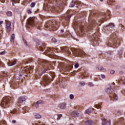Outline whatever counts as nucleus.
I'll list each match as a JSON object with an SVG mask.
<instances>
[{"instance_id": "338daca9", "label": "nucleus", "mask_w": 125, "mask_h": 125, "mask_svg": "<svg viewBox=\"0 0 125 125\" xmlns=\"http://www.w3.org/2000/svg\"><path fill=\"white\" fill-rule=\"evenodd\" d=\"M40 125H42V124H41V122L39 123Z\"/></svg>"}, {"instance_id": "f8f14e48", "label": "nucleus", "mask_w": 125, "mask_h": 125, "mask_svg": "<svg viewBox=\"0 0 125 125\" xmlns=\"http://www.w3.org/2000/svg\"><path fill=\"white\" fill-rule=\"evenodd\" d=\"M102 125H111V121H107V120H104L103 119H102Z\"/></svg>"}, {"instance_id": "c756f323", "label": "nucleus", "mask_w": 125, "mask_h": 125, "mask_svg": "<svg viewBox=\"0 0 125 125\" xmlns=\"http://www.w3.org/2000/svg\"><path fill=\"white\" fill-rule=\"evenodd\" d=\"M22 40L24 43V45H25L26 46H28V44H27V41H26V40L24 39V37H22Z\"/></svg>"}, {"instance_id": "49530a36", "label": "nucleus", "mask_w": 125, "mask_h": 125, "mask_svg": "<svg viewBox=\"0 0 125 125\" xmlns=\"http://www.w3.org/2000/svg\"><path fill=\"white\" fill-rule=\"evenodd\" d=\"M8 66H12V63L11 62H8Z\"/></svg>"}, {"instance_id": "4d7b16f0", "label": "nucleus", "mask_w": 125, "mask_h": 125, "mask_svg": "<svg viewBox=\"0 0 125 125\" xmlns=\"http://www.w3.org/2000/svg\"><path fill=\"white\" fill-rule=\"evenodd\" d=\"M12 123H13V124H15V123H16V120H13V121H12Z\"/></svg>"}, {"instance_id": "473e14b6", "label": "nucleus", "mask_w": 125, "mask_h": 125, "mask_svg": "<svg viewBox=\"0 0 125 125\" xmlns=\"http://www.w3.org/2000/svg\"><path fill=\"white\" fill-rule=\"evenodd\" d=\"M106 27H110V28H113V27H115V25L113 23H110L108 25H107Z\"/></svg>"}, {"instance_id": "4be33fe9", "label": "nucleus", "mask_w": 125, "mask_h": 125, "mask_svg": "<svg viewBox=\"0 0 125 125\" xmlns=\"http://www.w3.org/2000/svg\"><path fill=\"white\" fill-rule=\"evenodd\" d=\"M108 4H109L110 5H115L116 3H115V1L113 0H109L107 1Z\"/></svg>"}, {"instance_id": "f03ea898", "label": "nucleus", "mask_w": 125, "mask_h": 125, "mask_svg": "<svg viewBox=\"0 0 125 125\" xmlns=\"http://www.w3.org/2000/svg\"><path fill=\"white\" fill-rule=\"evenodd\" d=\"M13 98L11 97H4L1 103V106L3 107H9L13 104Z\"/></svg>"}, {"instance_id": "a878e982", "label": "nucleus", "mask_w": 125, "mask_h": 125, "mask_svg": "<svg viewBox=\"0 0 125 125\" xmlns=\"http://www.w3.org/2000/svg\"><path fill=\"white\" fill-rule=\"evenodd\" d=\"M51 41L52 42H54V43H56L57 42L58 43H59V42H60V41L56 40V39H55V38H52Z\"/></svg>"}, {"instance_id": "a211bd4d", "label": "nucleus", "mask_w": 125, "mask_h": 125, "mask_svg": "<svg viewBox=\"0 0 125 125\" xmlns=\"http://www.w3.org/2000/svg\"><path fill=\"white\" fill-rule=\"evenodd\" d=\"M84 123L86 125H93V121L91 120H88L85 121Z\"/></svg>"}, {"instance_id": "4468645a", "label": "nucleus", "mask_w": 125, "mask_h": 125, "mask_svg": "<svg viewBox=\"0 0 125 125\" xmlns=\"http://www.w3.org/2000/svg\"><path fill=\"white\" fill-rule=\"evenodd\" d=\"M94 110V108H89L88 109H86L85 111V114H91V113H92L93 111Z\"/></svg>"}, {"instance_id": "13d9d810", "label": "nucleus", "mask_w": 125, "mask_h": 125, "mask_svg": "<svg viewBox=\"0 0 125 125\" xmlns=\"http://www.w3.org/2000/svg\"><path fill=\"white\" fill-rule=\"evenodd\" d=\"M53 10H55V11H57V8H54Z\"/></svg>"}, {"instance_id": "6e6d98bb", "label": "nucleus", "mask_w": 125, "mask_h": 125, "mask_svg": "<svg viewBox=\"0 0 125 125\" xmlns=\"http://www.w3.org/2000/svg\"><path fill=\"white\" fill-rule=\"evenodd\" d=\"M74 6H75V4H71V7H74Z\"/></svg>"}, {"instance_id": "2f4dec72", "label": "nucleus", "mask_w": 125, "mask_h": 125, "mask_svg": "<svg viewBox=\"0 0 125 125\" xmlns=\"http://www.w3.org/2000/svg\"><path fill=\"white\" fill-rule=\"evenodd\" d=\"M35 118L36 119H41L42 118V116L40 114H36L35 115Z\"/></svg>"}, {"instance_id": "1a4fd4ad", "label": "nucleus", "mask_w": 125, "mask_h": 125, "mask_svg": "<svg viewBox=\"0 0 125 125\" xmlns=\"http://www.w3.org/2000/svg\"><path fill=\"white\" fill-rule=\"evenodd\" d=\"M6 27L8 32H11V31H12V28H11V21L7 22Z\"/></svg>"}, {"instance_id": "69168bd1", "label": "nucleus", "mask_w": 125, "mask_h": 125, "mask_svg": "<svg viewBox=\"0 0 125 125\" xmlns=\"http://www.w3.org/2000/svg\"><path fill=\"white\" fill-rule=\"evenodd\" d=\"M120 121H124V119H121Z\"/></svg>"}, {"instance_id": "a18cd8bd", "label": "nucleus", "mask_w": 125, "mask_h": 125, "mask_svg": "<svg viewBox=\"0 0 125 125\" xmlns=\"http://www.w3.org/2000/svg\"><path fill=\"white\" fill-rule=\"evenodd\" d=\"M99 70H100V71H102V70H104V71H105V69H104V68L102 66L100 67L99 68Z\"/></svg>"}, {"instance_id": "6e6552de", "label": "nucleus", "mask_w": 125, "mask_h": 125, "mask_svg": "<svg viewBox=\"0 0 125 125\" xmlns=\"http://www.w3.org/2000/svg\"><path fill=\"white\" fill-rule=\"evenodd\" d=\"M10 85L11 87H14V88H16V86H18V84L17 82H16L15 80H12L10 81Z\"/></svg>"}, {"instance_id": "7c9ffc66", "label": "nucleus", "mask_w": 125, "mask_h": 125, "mask_svg": "<svg viewBox=\"0 0 125 125\" xmlns=\"http://www.w3.org/2000/svg\"><path fill=\"white\" fill-rule=\"evenodd\" d=\"M6 15L7 16H12V12H11V11H8L6 13Z\"/></svg>"}, {"instance_id": "58836bf2", "label": "nucleus", "mask_w": 125, "mask_h": 125, "mask_svg": "<svg viewBox=\"0 0 125 125\" xmlns=\"http://www.w3.org/2000/svg\"><path fill=\"white\" fill-rule=\"evenodd\" d=\"M4 54H5V51H2V52H0V55H3Z\"/></svg>"}, {"instance_id": "37998d69", "label": "nucleus", "mask_w": 125, "mask_h": 125, "mask_svg": "<svg viewBox=\"0 0 125 125\" xmlns=\"http://www.w3.org/2000/svg\"><path fill=\"white\" fill-rule=\"evenodd\" d=\"M79 83L81 85H85V83H84V82H80Z\"/></svg>"}, {"instance_id": "864d4df0", "label": "nucleus", "mask_w": 125, "mask_h": 125, "mask_svg": "<svg viewBox=\"0 0 125 125\" xmlns=\"http://www.w3.org/2000/svg\"><path fill=\"white\" fill-rule=\"evenodd\" d=\"M0 125H6L5 122H4L3 123H2V122H1Z\"/></svg>"}, {"instance_id": "ea45409f", "label": "nucleus", "mask_w": 125, "mask_h": 125, "mask_svg": "<svg viewBox=\"0 0 125 125\" xmlns=\"http://www.w3.org/2000/svg\"><path fill=\"white\" fill-rule=\"evenodd\" d=\"M70 99H74V95L73 94L70 95Z\"/></svg>"}, {"instance_id": "72a5a7b5", "label": "nucleus", "mask_w": 125, "mask_h": 125, "mask_svg": "<svg viewBox=\"0 0 125 125\" xmlns=\"http://www.w3.org/2000/svg\"><path fill=\"white\" fill-rule=\"evenodd\" d=\"M95 108H97V109H101V105L99 104H96L95 105Z\"/></svg>"}, {"instance_id": "f3484780", "label": "nucleus", "mask_w": 125, "mask_h": 125, "mask_svg": "<svg viewBox=\"0 0 125 125\" xmlns=\"http://www.w3.org/2000/svg\"><path fill=\"white\" fill-rule=\"evenodd\" d=\"M110 15H111V12H110V11H108L105 15L104 17L106 19H110Z\"/></svg>"}, {"instance_id": "aec40b11", "label": "nucleus", "mask_w": 125, "mask_h": 125, "mask_svg": "<svg viewBox=\"0 0 125 125\" xmlns=\"http://www.w3.org/2000/svg\"><path fill=\"white\" fill-rule=\"evenodd\" d=\"M15 39V35L14 34H12L11 36V40L10 42L12 43H14V39Z\"/></svg>"}, {"instance_id": "8fccbe9b", "label": "nucleus", "mask_w": 125, "mask_h": 125, "mask_svg": "<svg viewBox=\"0 0 125 125\" xmlns=\"http://www.w3.org/2000/svg\"><path fill=\"white\" fill-rule=\"evenodd\" d=\"M0 1L2 2V3H4V2H5V0H0Z\"/></svg>"}, {"instance_id": "ddd939ff", "label": "nucleus", "mask_w": 125, "mask_h": 125, "mask_svg": "<svg viewBox=\"0 0 125 125\" xmlns=\"http://www.w3.org/2000/svg\"><path fill=\"white\" fill-rule=\"evenodd\" d=\"M23 72H25L27 73H30L31 72H32V69L30 66H27L26 68H24V70H23Z\"/></svg>"}, {"instance_id": "4c0bfd02", "label": "nucleus", "mask_w": 125, "mask_h": 125, "mask_svg": "<svg viewBox=\"0 0 125 125\" xmlns=\"http://www.w3.org/2000/svg\"><path fill=\"white\" fill-rule=\"evenodd\" d=\"M17 63V62L16 61H14L13 62H12V65L13 66L14 65H15Z\"/></svg>"}, {"instance_id": "09e8293b", "label": "nucleus", "mask_w": 125, "mask_h": 125, "mask_svg": "<svg viewBox=\"0 0 125 125\" xmlns=\"http://www.w3.org/2000/svg\"><path fill=\"white\" fill-rule=\"evenodd\" d=\"M116 9H120V8H121V6L117 5L116 7Z\"/></svg>"}, {"instance_id": "de8ad7c7", "label": "nucleus", "mask_w": 125, "mask_h": 125, "mask_svg": "<svg viewBox=\"0 0 125 125\" xmlns=\"http://www.w3.org/2000/svg\"><path fill=\"white\" fill-rule=\"evenodd\" d=\"M88 85L89 86H93V84L92 83H88Z\"/></svg>"}, {"instance_id": "9b49d317", "label": "nucleus", "mask_w": 125, "mask_h": 125, "mask_svg": "<svg viewBox=\"0 0 125 125\" xmlns=\"http://www.w3.org/2000/svg\"><path fill=\"white\" fill-rule=\"evenodd\" d=\"M81 115L82 113L78 112L77 111H73L71 113V116H72V117H81Z\"/></svg>"}, {"instance_id": "393cba45", "label": "nucleus", "mask_w": 125, "mask_h": 125, "mask_svg": "<svg viewBox=\"0 0 125 125\" xmlns=\"http://www.w3.org/2000/svg\"><path fill=\"white\" fill-rule=\"evenodd\" d=\"M113 96L114 101H117V100H118V99H119V97L118 96V95H117L116 94H114L113 95Z\"/></svg>"}, {"instance_id": "c85d7f7f", "label": "nucleus", "mask_w": 125, "mask_h": 125, "mask_svg": "<svg viewBox=\"0 0 125 125\" xmlns=\"http://www.w3.org/2000/svg\"><path fill=\"white\" fill-rule=\"evenodd\" d=\"M72 16V15H70L67 16L66 18H65V20L66 21H69V20H70V18H71V17Z\"/></svg>"}, {"instance_id": "c03bdc74", "label": "nucleus", "mask_w": 125, "mask_h": 125, "mask_svg": "<svg viewBox=\"0 0 125 125\" xmlns=\"http://www.w3.org/2000/svg\"><path fill=\"white\" fill-rule=\"evenodd\" d=\"M51 76L53 78H55V73L54 72H52L51 73Z\"/></svg>"}, {"instance_id": "774afa93", "label": "nucleus", "mask_w": 125, "mask_h": 125, "mask_svg": "<svg viewBox=\"0 0 125 125\" xmlns=\"http://www.w3.org/2000/svg\"><path fill=\"white\" fill-rule=\"evenodd\" d=\"M74 125L73 124H70V125Z\"/></svg>"}, {"instance_id": "dca6fc26", "label": "nucleus", "mask_w": 125, "mask_h": 125, "mask_svg": "<svg viewBox=\"0 0 125 125\" xmlns=\"http://www.w3.org/2000/svg\"><path fill=\"white\" fill-rule=\"evenodd\" d=\"M28 23L29 25L34 26V25H35V21H34V19H30L28 21Z\"/></svg>"}, {"instance_id": "39448f33", "label": "nucleus", "mask_w": 125, "mask_h": 125, "mask_svg": "<svg viewBox=\"0 0 125 125\" xmlns=\"http://www.w3.org/2000/svg\"><path fill=\"white\" fill-rule=\"evenodd\" d=\"M70 50L72 52V54H74L75 56H77L78 57H81V56H83V51L79 49H76L75 48H72Z\"/></svg>"}, {"instance_id": "603ef678", "label": "nucleus", "mask_w": 125, "mask_h": 125, "mask_svg": "<svg viewBox=\"0 0 125 125\" xmlns=\"http://www.w3.org/2000/svg\"><path fill=\"white\" fill-rule=\"evenodd\" d=\"M107 46H112V44L110 43H108L107 44Z\"/></svg>"}, {"instance_id": "423d86ee", "label": "nucleus", "mask_w": 125, "mask_h": 125, "mask_svg": "<svg viewBox=\"0 0 125 125\" xmlns=\"http://www.w3.org/2000/svg\"><path fill=\"white\" fill-rule=\"evenodd\" d=\"M50 83V78L47 75H45L43 77V82L41 83L42 85L44 86H46Z\"/></svg>"}, {"instance_id": "412c9836", "label": "nucleus", "mask_w": 125, "mask_h": 125, "mask_svg": "<svg viewBox=\"0 0 125 125\" xmlns=\"http://www.w3.org/2000/svg\"><path fill=\"white\" fill-rule=\"evenodd\" d=\"M42 101H38L37 102H36L34 104V105L36 108H38V107H39V105H40V104H42Z\"/></svg>"}, {"instance_id": "bb28decb", "label": "nucleus", "mask_w": 125, "mask_h": 125, "mask_svg": "<svg viewBox=\"0 0 125 125\" xmlns=\"http://www.w3.org/2000/svg\"><path fill=\"white\" fill-rule=\"evenodd\" d=\"M64 49H65V51H66V52H67V53H68V54L72 55V52H71V51H70V50H69V48H68V47H64Z\"/></svg>"}, {"instance_id": "20e7f679", "label": "nucleus", "mask_w": 125, "mask_h": 125, "mask_svg": "<svg viewBox=\"0 0 125 125\" xmlns=\"http://www.w3.org/2000/svg\"><path fill=\"white\" fill-rule=\"evenodd\" d=\"M45 27L46 29L56 31L57 28H58V24L55 22L50 21L45 25Z\"/></svg>"}, {"instance_id": "680f3d73", "label": "nucleus", "mask_w": 125, "mask_h": 125, "mask_svg": "<svg viewBox=\"0 0 125 125\" xmlns=\"http://www.w3.org/2000/svg\"><path fill=\"white\" fill-rule=\"evenodd\" d=\"M61 33H63L64 32V30L63 29H62L61 30Z\"/></svg>"}, {"instance_id": "2eb2a0df", "label": "nucleus", "mask_w": 125, "mask_h": 125, "mask_svg": "<svg viewBox=\"0 0 125 125\" xmlns=\"http://www.w3.org/2000/svg\"><path fill=\"white\" fill-rule=\"evenodd\" d=\"M105 91L107 93H111L113 91V88L110 86L109 87H108L105 89Z\"/></svg>"}, {"instance_id": "a19ab883", "label": "nucleus", "mask_w": 125, "mask_h": 125, "mask_svg": "<svg viewBox=\"0 0 125 125\" xmlns=\"http://www.w3.org/2000/svg\"><path fill=\"white\" fill-rule=\"evenodd\" d=\"M27 12L28 13V14H31L32 13V11H31L30 9H28L27 10Z\"/></svg>"}, {"instance_id": "e433bc0d", "label": "nucleus", "mask_w": 125, "mask_h": 125, "mask_svg": "<svg viewBox=\"0 0 125 125\" xmlns=\"http://www.w3.org/2000/svg\"><path fill=\"white\" fill-rule=\"evenodd\" d=\"M62 117V115H61V114L58 115L57 120H60V119H61Z\"/></svg>"}, {"instance_id": "c9c22d12", "label": "nucleus", "mask_w": 125, "mask_h": 125, "mask_svg": "<svg viewBox=\"0 0 125 125\" xmlns=\"http://www.w3.org/2000/svg\"><path fill=\"white\" fill-rule=\"evenodd\" d=\"M36 6V2H32L30 5L31 7H35Z\"/></svg>"}, {"instance_id": "79ce46f5", "label": "nucleus", "mask_w": 125, "mask_h": 125, "mask_svg": "<svg viewBox=\"0 0 125 125\" xmlns=\"http://www.w3.org/2000/svg\"><path fill=\"white\" fill-rule=\"evenodd\" d=\"M75 68H79V63H76L74 65Z\"/></svg>"}, {"instance_id": "f257e3e1", "label": "nucleus", "mask_w": 125, "mask_h": 125, "mask_svg": "<svg viewBox=\"0 0 125 125\" xmlns=\"http://www.w3.org/2000/svg\"><path fill=\"white\" fill-rule=\"evenodd\" d=\"M51 62L45 60H42L38 69V73L40 76H42L47 70H50L51 66Z\"/></svg>"}, {"instance_id": "052dcab7", "label": "nucleus", "mask_w": 125, "mask_h": 125, "mask_svg": "<svg viewBox=\"0 0 125 125\" xmlns=\"http://www.w3.org/2000/svg\"><path fill=\"white\" fill-rule=\"evenodd\" d=\"M121 27H122V28H121L122 30H124L125 27L124 26H122V25H121Z\"/></svg>"}, {"instance_id": "0e129e2a", "label": "nucleus", "mask_w": 125, "mask_h": 125, "mask_svg": "<svg viewBox=\"0 0 125 125\" xmlns=\"http://www.w3.org/2000/svg\"><path fill=\"white\" fill-rule=\"evenodd\" d=\"M115 41H116V39L113 40V42H115Z\"/></svg>"}, {"instance_id": "bf43d9fd", "label": "nucleus", "mask_w": 125, "mask_h": 125, "mask_svg": "<svg viewBox=\"0 0 125 125\" xmlns=\"http://www.w3.org/2000/svg\"><path fill=\"white\" fill-rule=\"evenodd\" d=\"M2 23H3V21H0V25H1V24H2Z\"/></svg>"}, {"instance_id": "5fc2aeb1", "label": "nucleus", "mask_w": 125, "mask_h": 125, "mask_svg": "<svg viewBox=\"0 0 125 125\" xmlns=\"http://www.w3.org/2000/svg\"><path fill=\"white\" fill-rule=\"evenodd\" d=\"M102 78L103 79H105V75H102Z\"/></svg>"}, {"instance_id": "9d476101", "label": "nucleus", "mask_w": 125, "mask_h": 125, "mask_svg": "<svg viewBox=\"0 0 125 125\" xmlns=\"http://www.w3.org/2000/svg\"><path fill=\"white\" fill-rule=\"evenodd\" d=\"M89 21L90 22V25L88 26V28L90 30L91 29H92V27H94V26H95L96 21L94 20Z\"/></svg>"}, {"instance_id": "7ed1b4c3", "label": "nucleus", "mask_w": 125, "mask_h": 125, "mask_svg": "<svg viewBox=\"0 0 125 125\" xmlns=\"http://www.w3.org/2000/svg\"><path fill=\"white\" fill-rule=\"evenodd\" d=\"M27 100V99L25 97H20L19 98L18 103L16 104V108L13 110V112L15 114H18V111H19V108H20V106H21V104H22L24 101H26Z\"/></svg>"}, {"instance_id": "e2e57ef3", "label": "nucleus", "mask_w": 125, "mask_h": 125, "mask_svg": "<svg viewBox=\"0 0 125 125\" xmlns=\"http://www.w3.org/2000/svg\"><path fill=\"white\" fill-rule=\"evenodd\" d=\"M123 83L124 84H125V79L124 80V81H123Z\"/></svg>"}, {"instance_id": "0eeeda50", "label": "nucleus", "mask_w": 125, "mask_h": 125, "mask_svg": "<svg viewBox=\"0 0 125 125\" xmlns=\"http://www.w3.org/2000/svg\"><path fill=\"white\" fill-rule=\"evenodd\" d=\"M22 70L17 71L15 74V78L16 80L19 81V80L21 79L22 78V76H23V72H21Z\"/></svg>"}, {"instance_id": "cd10ccee", "label": "nucleus", "mask_w": 125, "mask_h": 125, "mask_svg": "<svg viewBox=\"0 0 125 125\" xmlns=\"http://www.w3.org/2000/svg\"><path fill=\"white\" fill-rule=\"evenodd\" d=\"M79 28L80 30L81 31V32H83V30H84V27H83V25H79Z\"/></svg>"}, {"instance_id": "6ab92c4d", "label": "nucleus", "mask_w": 125, "mask_h": 125, "mask_svg": "<svg viewBox=\"0 0 125 125\" xmlns=\"http://www.w3.org/2000/svg\"><path fill=\"white\" fill-rule=\"evenodd\" d=\"M60 108L61 109H64L66 108V103H62L60 104Z\"/></svg>"}, {"instance_id": "3c124183", "label": "nucleus", "mask_w": 125, "mask_h": 125, "mask_svg": "<svg viewBox=\"0 0 125 125\" xmlns=\"http://www.w3.org/2000/svg\"><path fill=\"white\" fill-rule=\"evenodd\" d=\"M114 73H115L114 70H111V71H110V74H114Z\"/></svg>"}, {"instance_id": "b1692460", "label": "nucleus", "mask_w": 125, "mask_h": 125, "mask_svg": "<svg viewBox=\"0 0 125 125\" xmlns=\"http://www.w3.org/2000/svg\"><path fill=\"white\" fill-rule=\"evenodd\" d=\"M39 47L41 50H43V47L45 46V45L44 44H43L41 42L40 44H39Z\"/></svg>"}, {"instance_id": "5701e85b", "label": "nucleus", "mask_w": 125, "mask_h": 125, "mask_svg": "<svg viewBox=\"0 0 125 125\" xmlns=\"http://www.w3.org/2000/svg\"><path fill=\"white\" fill-rule=\"evenodd\" d=\"M55 2L58 5L57 6H59L61 3H62V2H63V0H55Z\"/></svg>"}, {"instance_id": "f704fd0d", "label": "nucleus", "mask_w": 125, "mask_h": 125, "mask_svg": "<svg viewBox=\"0 0 125 125\" xmlns=\"http://www.w3.org/2000/svg\"><path fill=\"white\" fill-rule=\"evenodd\" d=\"M12 0L13 1L12 4H13V6H14V5H15L14 3H16L18 2V0Z\"/></svg>"}]
</instances>
